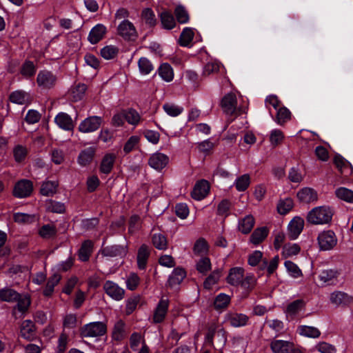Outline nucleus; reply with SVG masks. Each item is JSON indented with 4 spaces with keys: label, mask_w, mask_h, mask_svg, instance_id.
Masks as SVG:
<instances>
[{
    "label": "nucleus",
    "mask_w": 353,
    "mask_h": 353,
    "mask_svg": "<svg viewBox=\"0 0 353 353\" xmlns=\"http://www.w3.org/2000/svg\"><path fill=\"white\" fill-rule=\"evenodd\" d=\"M174 14L176 20L180 23H186L189 21V14L186 9L182 6H178L174 10Z\"/></svg>",
    "instance_id": "obj_52"
},
{
    "label": "nucleus",
    "mask_w": 353,
    "mask_h": 353,
    "mask_svg": "<svg viewBox=\"0 0 353 353\" xmlns=\"http://www.w3.org/2000/svg\"><path fill=\"white\" fill-rule=\"evenodd\" d=\"M30 96L28 93L23 90H17L12 92L10 95V101L17 104H24L29 101Z\"/></svg>",
    "instance_id": "obj_36"
},
{
    "label": "nucleus",
    "mask_w": 353,
    "mask_h": 353,
    "mask_svg": "<svg viewBox=\"0 0 353 353\" xmlns=\"http://www.w3.org/2000/svg\"><path fill=\"white\" fill-rule=\"evenodd\" d=\"M117 156L113 153H107L102 158L99 170L101 173L108 174L111 172L115 161Z\"/></svg>",
    "instance_id": "obj_20"
},
{
    "label": "nucleus",
    "mask_w": 353,
    "mask_h": 353,
    "mask_svg": "<svg viewBox=\"0 0 353 353\" xmlns=\"http://www.w3.org/2000/svg\"><path fill=\"white\" fill-rule=\"evenodd\" d=\"M231 298L229 295L221 293L217 295L214 301V308L216 310H222L226 308L230 303Z\"/></svg>",
    "instance_id": "obj_41"
},
{
    "label": "nucleus",
    "mask_w": 353,
    "mask_h": 353,
    "mask_svg": "<svg viewBox=\"0 0 353 353\" xmlns=\"http://www.w3.org/2000/svg\"><path fill=\"white\" fill-rule=\"evenodd\" d=\"M301 250L299 245L296 243L286 244L283 248V254L285 257H290L297 255Z\"/></svg>",
    "instance_id": "obj_61"
},
{
    "label": "nucleus",
    "mask_w": 353,
    "mask_h": 353,
    "mask_svg": "<svg viewBox=\"0 0 353 353\" xmlns=\"http://www.w3.org/2000/svg\"><path fill=\"white\" fill-rule=\"evenodd\" d=\"M163 109L170 117H177L183 111V108L174 103H166L163 105Z\"/></svg>",
    "instance_id": "obj_49"
},
{
    "label": "nucleus",
    "mask_w": 353,
    "mask_h": 353,
    "mask_svg": "<svg viewBox=\"0 0 353 353\" xmlns=\"http://www.w3.org/2000/svg\"><path fill=\"white\" fill-rule=\"evenodd\" d=\"M106 330L107 327L104 323L96 321L85 325L81 330V334L83 337H97L105 334Z\"/></svg>",
    "instance_id": "obj_4"
},
{
    "label": "nucleus",
    "mask_w": 353,
    "mask_h": 353,
    "mask_svg": "<svg viewBox=\"0 0 353 353\" xmlns=\"http://www.w3.org/2000/svg\"><path fill=\"white\" fill-rule=\"evenodd\" d=\"M331 303L336 305H347L352 303L353 298L345 292L336 291L330 294Z\"/></svg>",
    "instance_id": "obj_19"
},
{
    "label": "nucleus",
    "mask_w": 353,
    "mask_h": 353,
    "mask_svg": "<svg viewBox=\"0 0 353 353\" xmlns=\"http://www.w3.org/2000/svg\"><path fill=\"white\" fill-rule=\"evenodd\" d=\"M244 276V269L241 267H234L230 269L226 281L232 286H239Z\"/></svg>",
    "instance_id": "obj_16"
},
{
    "label": "nucleus",
    "mask_w": 353,
    "mask_h": 353,
    "mask_svg": "<svg viewBox=\"0 0 353 353\" xmlns=\"http://www.w3.org/2000/svg\"><path fill=\"white\" fill-rule=\"evenodd\" d=\"M194 32L192 29L190 28H184L180 35V45L182 46H188L192 42Z\"/></svg>",
    "instance_id": "obj_50"
},
{
    "label": "nucleus",
    "mask_w": 353,
    "mask_h": 353,
    "mask_svg": "<svg viewBox=\"0 0 353 353\" xmlns=\"http://www.w3.org/2000/svg\"><path fill=\"white\" fill-rule=\"evenodd\" d=\"M119 53V48L113 45H109L101 48L100 54L101 57L106 59L110 60L114 59Z\"/></svg>",
    "instance_id": "obj_43"
},
{
    "label": "nucleus",
    "mask_w": 353,
    "mask_h": 353,
    "mask_svg": "<svg viewBox=\"0 0 353 353\" xmlns=\"http://www.w3.org/2000/svg\"><path fill=\"white\" fill-rule=\"evenodd\" d=\"M57 80L56 75L52 72L46 70L39 71L37 77L38 86L44 90L53 88Z\"/></svg>",
    "instance_id": "obj_7"
},
{
    "label": "nucleus",
    "mask_w": 353,
    "mask_h": 353,
    "mask_svg": "<svg viewBox=\"0 0 353 353\" xmlns=\"http://www.w3.org/2000/svg\"><path fill=\"white\" fill-rule=\"evenodd\" d=\"M279 257L275 256L270 261L263 259V253L259 250H255L248 256V264L256 266L259 264L260 270H266L268 275L272 274L278 268Z\"/></svg>",
    "instance_id": "obj_1"
},
{
    "label": "nucleus",
    "mask_w": 353,
    "mask_h": 353,
    "mask_svg": "<svg viewBox=\"0 0 353 353\" xmlns=\"http://www.w3.org/2000/svg\"><path fill=\"white\" fill-rule=\"evenodd\" d=\"M159 75L166 82H170L174 78V72L168 63H163L159 68Z\"/></svg>",
    "instance_id": "obj_37"
},
{
    "label": "nucleus",
    "mask_w": 353,
    "mask_h": 353,
    "mask_svg": "<svg viewBox=\"0 0 353 353\" xmlns=\"http://www.w3.org/2000/svg\"><path fill=\"white\" fill-rule=\"evenodd\" d=\"M54 122L60 128L66 131L73 130L74 128L71 117L65 112H59L55 117Z\"/></svg>",
    "instance_id": "obj_17"
},
{
    "label": "nucleus",
    "mask_w": 353,
    "mask_h": 353,
    "mask_svg": "<svg viewBox=\"0 0 353 353\" xmlns=\"http://www.w3.org/2000/svg\"><path fill=\"white\" fill-rule=\"evenodd\" d=\"M236 97L233 93H228L221 100V108L224 113L228 115H233L234 114H241L245 113V109L239 108H236Z\"/></svg>",
    "instance_id": "obj_3"
},
{
    "label": "nucleus",
    "mask_w": 353,
    "mask_h": 353,
    "mask_svg": "<svg viewBox=\"0 0 353 353\" xmlns=\"http://www.w3.org/2000/svg\"><path fill=\"white\" fill-rule=\"evenodd\" d=\"M290 111L287 108L282 106L277 110L275 121L279 125H283L290 121Z\"/></svg>",
    "instance_id": "obj_42"
},
{
    "label": "nucleus",
    "mask_w": 353,
    "mask_h": 353,
    "mask_svg": "<svg viewBox=\"0 0 353 353\" xmlns=\"http://www.w3.org/2000/svg\"><path fill=\"white\" fill-rule=\"evenodd\" d=\"M250 178L248 174H243L238 177L235 181V187L239 192L245 191L249 186Z\"/></svg>",
    "instance_id": "obj_58"
},
{
    "label": "nucleus",
    "mask_w": 353,
    "mask_h": 353,
    "mask_svg": "<svg viewBox=\"0 0 353 353\" xmlns=\"http://www.w3.org/2000/svg\"><path fill=\"white\" fill-rule=\"evenodd\" d=\"M304 227V220L296 216L291 220L288 226V235L292 240L296 239L302 232Z\"/></svg>",
    "instance_id": "obj_12"
},
{
    "label": "nucleus",
    "mask_w": 353,
    "mask_h": 353,
    "mask_svg": "<svg viewBox=\"0 0 353 353\" xmlns=\"http://www.w3.org/2000/svg\"><path fill=\"white\" fill-rule=\"evenodd\" d=\"M32 190V182L28 179H21L14 185L12 194L17 198H26L31 194Z\"/></svg>",
    "instance_id": "obj_8"
},
{
    "label": "nucleus",
    "mask_w": 353,
    "mask_h": 353,
    "mask_svg": "<svg viewBox=\"0 0 353 353\" xmlns=\"http://www.w3.org/2000/svg\"><path fill=\"white\" fill-rule=\"evenodd\" d=\"M196 270L199 272L205 274L209 270H211V262L209 258H201L196 265Z\"/></svg>",
    "instance_id": "obj_60"
},
{
    "label": "nucleus",
    "mask_w": 353,
    "mask_h": 353,
    "mask_svg": "<svg viewBox=\"0 0 353 353\" xmlns=\"http://www.w3.org/2000/svg\"><path fill=\"white\" fill-rule=\"evenodd\" d=\"M59 183L57 181H43L41 184L40 193L43 196H52L57 191Z\"/></svg>",
    "instance_id": "obj_27"
},
{
    "label": "nucleus",
    "mask_w": 353,
    "mask_h": 353,
    "mask_svg": "<svg viewBox=\"0 0 353 353\" xmlns=\"http://www.w3.org/2000/svg\"><path fill=\"white\" fill-rule=\"evenodd\" d=\"M292 347V342L284 340H273L270 348L273 353H289Z\"/></svg>",
    "instance_id": "obj_23"
},
{
    "label": "nucleus",
    "mask_w": 353,
    "mask_h": 353,
    "mask_svg": "<svg viewBox=\"0 0 353 353\" xmlns=\"http://www.w3.org/2000/svg\"><path fill=\"white\" fill-rule=\"evenodd\" d=\"M297 332L301 336L316 339L321 335L320 330L313 326L300 325L298 327Z\"/></svg>",
    "instance_id": "obj_31"
},
{
    "label": "nucleus",
    "mask_w": 353,
    "mask_h": 353,
    "mask_svg": "<svg viewBox=\"0 0 353 353\" xmlns=\"http://www.w3.org/2000/svg\"><path fill=\"white\" fill-rule=\"evenodd\" d=\"M161 21L163 27L168 30L172 29L176 24L174 17L168 12H163L161 14Z\"/></svg>",
    "instance_id": "obj_51"
},
{
    "label": "nucleus",
    "mask_w": 353,
    "mask_h": 353,
    "mask_svg": "<svg viewBox=\"0 0 353 353\" xmlns=\"http://www.w3.org/2000/svg\"><path fill=\"white\" fill-rule=\"evenodd\" d=\"M305 303L302 299H297L287 306L285 313L288 316H294L305 307Z\"/></svg>",
    "instance_id": "obj_33"
},
{
    "label": "nucleus",
    "mask_w": 353,
    "mask_h": 353,
    "mask_svg": "<svg viewBox=\"0 0 353 353\" xmlns=\"http://www.w3.org/2000/svg\"><path fill=\"white\" fill-rule=\"evenodd\" d=\"M194 252L198 255L205 254L208 251L207 242L203 239L197 240L194 245Z\"/></svg>",
    "instance_id": "obj_62"
},
{
    "label": "nucleus",
    "mask_w": 353,
    "mask_h": 353,
    "mask_svg": "<svg viewBox=\"0 0 353 353\" xmlns=\"http://www.w3.org/2000/svg\"><path fill=\"white\" fill-rule=\"evenodd\" d=\"M57 234V228L52 224L43 225L39 230V235L43 239H50Z\"/></svg>",
    "instance_id": "obj_54"
},
{
    "label": "nucleus",
    "mask_w": 353,
    "mask_h": 353,
    "mask_svg": "<svg viewBox=\"0 0 353 353\" xmlns=\"http://www.w3.org/2000/svg\"><path fill=\"white\" fill-rule=\"evenodd\" d=\"M210 191V184L204 179L198 181L192 192V197L197 201L203 199Z\"/></svg>",
    "instance_id": "obj_14"
},
{
    "label": "nucleus",
    "mask_w": 353,
    "mask_h": 353,
    "mask_svg": "<svg viewBox=\"0 0 353 353\" xmlns=\"http://www.w3.org/2000/svg\"><path fill=\"white\" fill-rule=\"evenodd\" d=\"M46 208L48 212L54 213H63L65 211V205L63 203L52 200L46 202Z\"/></svg>",
    "instance_id": "obj_55"
},
{
    "label": "nucleus",
    "mask_w": 353,
    "mask_h": 353,
    "mask_svg": "<svg viewBox=\"0 0 353 353\" xmlns=\"http://www.w3.org/2000/svg\"><path fill=\"white\" fill-rule=\"evenodd\" d=\"M256 285V279L253 274H247L244 275L243 279L239 286L241 287L246 292L249 293L254 290Z\"/></svg>",
    "instance_id": "obj_34"
},
{
    "label": "nucleus",
    "mask_w": 353,
    "mask_h": 353,
    "mask_svg": "<svg viewBox=\"0 0 353 353\" xmlns=\"http://www.w3.org/2000/svg\"><path fill=\"white\" fill-rule=\"evenodd\" d=\"M103 119L99 116H90L83 120L79 125L78 130L82 133H91L99 129Z\"/></svg>",
    "instance_id": "obj_6"
},
{
    "label": "nucleus",
    "mask_w": 353,
    "mask_h": 353,
    "mask_svg": "<svg viewBox=\"0 0 353 353\" xmlns=\"http://www.w3.org/2000/svg\"><path fill=\"white\" fill-rule=\"evenodd\" d=\"M19 298V294L10 288L0 290L1 300L6 302H14Z\"/></svg>",
    "instance_id": "obj_38"
},
{
    "label": "nucleus",
    "mask_w": 353,
    "mask_h": 353,
    "mask_svg": "<svg viewBox=\"0 0 353 353\" xmlns=\"http://www.w3.org/2000/svg\"><path fill=\"white\" fill-rule=\"evenodd\" d=\"M125 336V323L123 321H118L114 327L112 337L117 341H120Z\"/></svg>",
    "instance_id": "obj_57"
},
{
    "label": "nucleus",
    "mask_w": 353,
    "mask_h": 353,
    "mask_svg": "<svg viewBox=\"0 0 353 353\" xmlns=\"http://www.w3.org/2000/svg\"><path fill=\"white\" fill-rule=\"evenodd\" d=\"M186 276L185 271L181 268H174L172 274L169 276L168 283L173 287L179 285Z\"/></svg>",
    "instance_id": "obj_26"
},
{
    "label": "nucleus",
    "mask_w": 353,
    "mask_h": 353,
    "mask_svg": "<svg viewBox=\"0 0 353 353\" xmlns=\"http://www.w3.org/2000/svg\"><path fill=\"white\" fill-rule=\"evenodd\" d=\"M334 211L327 205L315 207L307 215V221L312 225H324L331 222Z\"/></svg>",
    "instance_id": "obj_2"
},
{
    "label": "nucleus",
    "mask_w": 353,
    "mask_h": 353,
    "mask_svg": "<svg viewBox=\"0 0 353 353\" xmlns=\"http://www.w3.org/2000/svg\"><path fill=\"white\" fill-rule=\"evenodd\" d=\"M61 275L57 273L54 274L49 278L46 286L43 290V294L46 296H49L52 294L55 285H57L59 283V282L61 280Z\"/></svg>",
    "instance_id": "obj_39"
},
{
    "label": "nucleus",
    "mask_w": 353,
    "mask_h": 353,
    "mask_svg": "<svg viewBox=\"0 0 353 353\" xmlns=\"http://www.w3.org/2000/svg\"><path fill=\"white\" fill-rule=\"evenodd\" d=\"M21 336L28 340H32L35 335V327L30 320H25L22 322L20 330Z\"/></svg>",
    "instance_id": "obj_24"
},
{
    "label": "nucleus",
    "mask_w": 353,
    "mask_h": 353,
    "mask_svg": "<svg viewBox=\"0 0 353 353\" xmlns=\"http://www.w3.org/2000/svg\"><path fill=\"white\" fill-rule=\"evenodd\" d=\"M139 70L141 74H150L154 69L151 61L146 57H141L138 61Z\"/></svg>",
    "instance_id": "obj_47"
},
{
    "label": "nucleus",
    "mask_w": 353,
    "mask_h": 353,
    "mask_svg": "<svg viewBox=\"0 0 353 353\" xmlns=\"http://www.w3.org/2000/svg\"><path fill=\"white\" fill-rule=\"evenodd\" d=\"M153 245L158 250H165L168 248V240L165 235L161 233L154 234L152 237Z\"/></svg>",
    "instance_id": "obj_40"
},
{
    "label": "nucleus",
    "mask_w": 353,
    "mask_h": 353,
    "mask_svg": "<svg viewBox=\"0 0 353 353\" xmlns=\"http://www.w3.org/2000/svg\"><path fill=\"white\" fill-rule=\"evenodd\" d=\"M255 223L254 218L252 215H246L244 218L239 221V230L243 234H248L252 230Z\"/></svg>",
    "instance_id": "obj_29"
},
{
    "label": "nucleus",
    "mask_w": 353,
    "mask_h": 353,
    "mask_svg": "<svg viewBox=\"0 0 353 353\" xmlns=\"http://www.w3.org/2000/svg\"><path fill=\"white\" fill-rule=\"evenodd\" d=\"M100 252L105 257H124L128 253L126 245H112L101 249Z\"/></svg>",
    "instance_id": "obj_9"
},
{
    "label": "nucleus",
    "mask_w": 353,
    "mask_h": 353,
    "mask_svg": "<svg viewBox=\"0 0 353 353\" xmlns=\"http://www.w3.org/2000/svg\"><path fill=\"white\" fill-rule=\"evenodd\" d=\"M125 119L128 123L137 125L141 120V116L135 110L130 109L125 112Z\"/></svg>",
    "instance_id": "obj_63"
},
{
    "label": "nucleus",
    "mask_w": 353,
    "mask_h": 353,
    "mask_svg": "<svg viewBox=\"0 0 353 353\" xmlns=\"http://www.w3.org/2000/svg\"><path fill=\"white\" fill-rule=\"evenodd\" d=\"M150 255L148 247L143 244L139 249L137 253V265L139 269L144 270L146 268L148 259Z\"/></svg>",
    "instance_id": "obj_30"
},
{
    "label": "nucleus",
    "mask_w": 353,
    "mask_h": 353,
    "mask_svg": "<svg viewBox=\"0 0 353 353\" xmlns=\"http://www.w3.org/2000/svg\"><path fill=\"white\" fill-rule=\"evenodd\" d=\"M284 265L288 274L292 277L297 279L302 276L303 274L301 269L292 261H286Z\"/></svg>",
    "instance_id": "obj_53"
},
{
    "label": "nucleus",
    "mask_w": 353,
    "mask_h": 353,
    "mask_svg": "<svg viewBox=\"0 0 353 353\" xmlns=\"http://www.w3.org/2000/svg\"><path fill=\"white\" fill-rule=\"evenodd\" d=\"M13 219L15 222L19 223H30L35 221V216L22 212L14 214Z\"/></svg>",
    "instance_id": "obj_59"
},
{
    "label": "nucleus",
    "mask_w": 353,
    "mask_h": 353,
    "mask_svg": "<svg viewBox=\"0 0 353 353\" xmlns=\"http://www.w3.org/2000/svg\"><path fill=\"white\" fill-rule=\"evenodd\" d=\"M107 31L106 27L101 24L98 23L95 26H94L88 37V40L92 44H96L99 41H100L105 34Z\"/></svg>",
    "instance_id": "obj_18"
},
{
    "label": "nucleus",
    "mask_w": 353,
    "mask_h": 353,
    "mask_svg": "<svg viewBox=\"0 0 353 353\" xmlns=\"http://www.w3.org/2000/svg\"><path fill=\"white\" fill-rule=\"evenodd\" d=\"M94 155V150L92 148L83 150L79 155L78 161L81 165H86L90 163Z\"/></svg>",
    "instance_id": "obj_45"
},
{
    "label": "nucleus",
    "mask_w": 353,
    "mask_h": 353,
    "mask_svg": "<svg viewBox=\"0 0 353 353\" xmlns=\"http://www.w3.org/2000/svg\"><path fill=\"white\" fill-rule=\"evenodd\" d=\"M169 158L167 155L155 152L151 155L148 160L149 165L156 170H161L168 163Z\"/></svg>",
    "instance_id": "obj_13"
},
{
    "label": "nucleus",
    "mask_w": 353,
    "mask_h": 353,
    "mask_svg": "<svg viewBox=\"0 0 353 353\" xmlns=\"http://www.w3.org/2000/svg\"><path fill=\"white\" fill-rule=\"evenodd\" d=\"M293 206L294 202L291 198L280 199L276 207L277 212L282 215L286 214L292 209Z\"/></svg>",
    "instance_id": "obj_35"
},
{
    "label": "nucleus",
    "mask_w": 353,
    "mask_h": 353,
    "mask_svg": "<svg viewBox=\"0 0 353 353\" xmlns=\"http://www.w3.org/2000/svg\"><path fill=\"white\" fill-rule=\"evenodd\" d=\"M118 34L126 40H133L137 36V30L133 23L128 20H123L117 28Z\"/></svg>",
    "instance_id": "obj_10"
},
{
    "label": "nucleus",
    "mask_w": 353,
    "mask_h": 353,
    "mask_svg": "<svg viewBox=\"0 0 353 353\" xmlns=\"http://www.w3.org/2000/svg\"><path fill=\"white\" fill-rule=\"evenodd\" d=\"M299 201L304 203H310L315 202L318 200L317 192L313 188L305 187L296 193Z\"/></svg>",
    "instance_id": "obj_15"
},
{
    "label": "nucleus",
    "mask_w": 353,
    "mask_h": 353,
    "mask_svg": "<svg viewBox=\"0 0 353 353\" xmlns=\"http://www.w3.org/2000/svg\"><path fill=\"white\" fill-rule=\"evenodd\" d=\"M103 290L110 297L115 301H119L124 298L125 290L112 281H105Z\"/></svg>",
    "instance_id": "obj_11"
},
{
    "label": "nucleus",
    "mask_w": 353,
    "mask_h": 353,
    "mask_svg": "<svg viewBox=\"0 0 353 353\" xmlns=\"http://www.w3.org/2000/svg\"><path fill=\"white\" fill-rule=\"evenodd\" d=\"M337 198L348 203H353V191L344 187L339 188L335 191Z\"/></svg>",
    "instance_id": "obj_44"
},
{
    "label": "nucleus",
    "mask_w": 353,
    "mask_h": 353,
    "mask_svg": "<svg viewBox=\"0 0 353 353\" xmlns=\"http://www.w3.org/2000/svg\"><path fill=\"white\" fill-rule=\"evenodd\" d=\"M269 233V230L267 227L257 228L254 230L250 236V242L256 245L265 239Z\"/></svg>",
    "instance_id": "obj_28"
},
{
    "label": "nucleus",
    "mask_w": 353,
    "mask_h": 353,
    "mask_svg": "<svg viewBox=\"0 0 353 353\" xmlns=\"http://www.w3.org/2000/svg\"><path fill=\"white\" fill-rule=\"evenodd\" d=\"M93 243L90 240L85 241L79 250V259L81 261H88L92 252Z\"/></svg>",
    "instance_id": "obj_32"
},
{
    "label": "nucleus",
    "mask_w": 353,
    "mask_h": 353,
    "mask_svg": "<svg viewBox=\"0 0 353 353\" xmlns=\"http://www.w3.org/2000/svg\"><path fill=\"white\" fill-rule=\"evenodd\" d=\"M87 88L83 83L78 84L70 90L71 98L74 101H78L82 99L84 96Z\"/></svg>",
    "instance_id": "obj_48"
},
{
    "label": "nucleus",
    "mask_w": 353,
    "mask_h": 353,
    "mask_svg": "<svg viewBox=\"0 0 353 353\" xmlns=\"http://www.w3.org/2000/svg\"><path fill=\"white\" fill-rule=\"evenodd\" d=\"M221 275V271L219 269L214 270L205 280L203 286L205 289H211L212 287L218 283Z\"/></svg>",
    "instance_id": "obj_46"
},
{
    "label": "nucleus",
    "mask_w": 353,
    "mask_h": 353,
    "mask_svg": "<svg viewBox=\"0 0 353 353\" xmlns=\"http://www.w3.org/2000/svg\"><path fill=\"white\" fill-rule=\"evenodd\" d=\"M320 250L327 251L333 249L337 244V238L332 230H325L321 232L317 238Z\"/></svg>",
    "instance_id": "obj_5"
},
{
    "label": "nucleus",
    "mask_w": 353,
    "mask_h": 353,
    "mask_svg": "<svg viewBox=\"0 0 353 353\" xmlns=\"http://www.w3.org/2000/svg\"><path fill=\"white\" fill-rule=\"evenodd\" d=\"M168 310V300L161 299L157 306L153 316V321L156 323L162 322Z\"/></svg>",
    "instance_id": "obj_21"
},
{
    "label": "nucleus",
    "mask_w": 353,
    "mask_h": 353,
    "mask_svg": "<svg viewBox=\"0 0 353 353\" xmlns=\"http://www.w3.org/2000/svg\"><path fill=\"white\" fill-rule=\"evenodd\" d=\"M226 318L231 326L234 327L246 325L249 319L247 315L241 313H229Z\"/></svg>",
    "instance_id": "obj_22"
},
{
    "label": "nucleus",
    "mask_w": 353,
    "mask_h": 353,
    "mask_svg": "<svg viewBox=\"0 0 353 353\" xmlns=\"http://www.w3.org/2000/svg\"><path fill=\"white\" fill-rule=\"evenodd\" d=\"M36 72V68L33 62L30 61H26L21 68V74L26 77L29 78L34 75Z\"/></svg>",
    "instance_id": "obj_56"
},
{
    "label": "nucleus",
    "mask_w": 353,
    "mask_h": 353,
    "mask_svg": "<svg viewBox=\"0 0 353 353\" xmlns=\"http://www.w3.org/2000/svg\"><path fill=\"white\" fill-rule=\"evenodd\" d=\"M218 72L225 73L223 65L218 61H209L204 65L202 74L207 77Z\"/></svg>",
    "instance_id": "obj_25"
},
{
    "label": "nucleus",
    "mask_w": 353,
    "mask_h": 353,
    "mask_svg": "<svg viewBox=\"0 0 353 353\" xmlns=\"http://www.w3.org/2000/svg\"><path fill=\"white\" fill-rule=\"evenodd\" d=\"M140 141V137L137 135L131 136L123 146V151L125 154L132 152L135 147L138 145Z\"/></svg>",
    "instance_id": "obj_64"
}]
</instances>
